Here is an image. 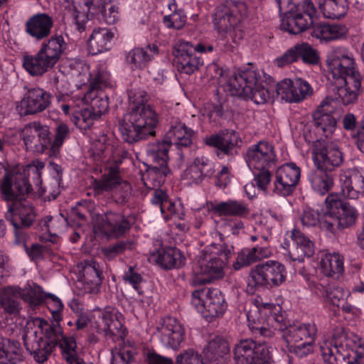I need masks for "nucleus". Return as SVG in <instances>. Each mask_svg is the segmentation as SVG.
Wrapping results in <instances>:
<instances>
[{
	"label": "nucleus",
	"mask_w": 364,
	"mask_h": 364,
	"mask_svg": "<svg viewBox=\"0 0 364 364\" xmlns=\"http://www.w3.org/2000/svg\"><path fill=\"white\" fill-rule=\"evenodd\" d=\"M43 168V162L34 161L21 173H15L11 177L6 175L1 184V193L9 202L5 218L14 228L16 242L18 244L25 242L26 233L23 228L30 227L36 218L33 207L25 198L32 190L29 178L32 176L33 183L36 186H40L42 183L40 170Z\"/></svg>",
	"instance_id": "1"
},
{
	"label": "nucleus",
	"mask_w": 364,
	"mask_h": 364,
	"mask_svg": "<svg viewBox=\"0 0 364 364\" xmlns=\"http://www.w3.org/2000/svg\"><path fill=\"white\" fill-rule=\"evenodd\" d=\"M129 111L119 122L122 139L129 144L155 135L159 117L152 107L146 104L147 95L140 89L128 92Z\"/></svg>",
	"instance_id": "2"
},
{
	"label": "nucleus",
	"mask_w": 364,
	"mask_h": 364,
	"mask_svg": "<svg viewBox=\"0 0 364 364\" xmlns=\"http://www.w3.org/2000/svg\"><path fill=\"white\" fill-rule=\"evenodd\" d=\"M261 80L259 73L251 68L238 71L230 77L224 89L230 95H237L251 99L255 104L263 105L274 96L276 85L274 80L264 75Z\"/></svg>",
	"instance_id": "3"
},
{
	"label": "nucleus",
	"mask_w": 364,
	"mask_h": 364,
	"mask_svg": "<svg viewBox=\"0 0 364 364\" xmlns=\"http://www.w3.org/2000/svg\"><path fill=\"white\" fill-rule=\"evenodd\" d=\"M234 254V247L226 243H212L198 255V271L193 282L196 284L210 283L224 277L226 262Z\"/></svg>",
	"instance_id": "4"
},
{
	"label": "nucleus",
	"mask_w": 364,
	"mask_h": 364,
	"mask_svg": "<svg viewBox=\"0 0 364 364\" xmlns=\"http://www.w3.org/2000/svg\"><path fill=\"white\" fill-rule=\"evenodd\" d=\"M65 11L74 21L79 32L85 29L87 21L95 16L107 24H113L118 20V8L106 6L111 0H65Z\"/></svg>",
	"instance_id": "5"
},
{
	"label": "nucleus",
	"mask_w": 364,
	"mask_h": 364,
	"mask_svg": "<svg viewBox=\"0 0 364 364\" xmlns=\"http://www.w3.org/2000/svg\"><path fill=\"white\" fill-rule=\"evenodd\" d=\"M66 48L63 37L53 35L36 54L23 57V68L32 76H41L54 67Z\"/></svg>",
	"instance_id": "6"
},
{
	"label": "nucleus",
	"mask_w": 364,
	"mask_h": 364,
	"mask_svg": "<svg viewBox=\"0 0 364 364\" xmlns=\"http://www.w3.org/2000/svg\"><path fill=\"white\" fill-rule=\"evenodd\" d=\"M247 14V6L245 3L226 1L215 10L213 17L214 27L220 33H229L233 43H237L243 38L241 23Z\"/></svg>",
	"instance_id": "7"
},
{
	"label": "nucleus",
	"mask_w": 364,
	"mask_h": 364,
	"mask_svg": "<svg viewBox=\"0 0 364 364\" xmlns=\"http://www.w3.org/2000/svg\"><path fill=\"white\" fill-rule=\"evenodd\" d=\"M287 271L284 264L268 260L257 264L252 268L247 277V291L254 294L257 289H272L282 285L286 280Z\"/></svg>",
	"instance_id": "8"
},
{
	"label": "nucleus",
	"mask_w": 364,
	"mask_h": 364,
	"mask_svg": "<svg viewBox=\"0 0 364 364\" xmlns=\"http://www.w3.org/2000/svg\"><path fill=\"white\" fill-rule=\"evenodd\" d=\"M321 356L326 364H343V358L351 351H364V341L353 332L338 329L333 335V346L325 342L320 346Z\"/></svg>",
	"instance_id": "9"
},
{
	"label": "nucleus",
	"mask_w": 364,
	"mask_h": 364,
	"mask_svg": "<svg viewBox=\"0 0 364 364\" xmlns=\"http://www.w3.org/2000/svg\"><path fill=\"white\" fill-rule=\"evenodd\" d=\"M121 163V159H117L113 157L107 164L106 172L101 179L95 181L93 188L96 195L114 190L115 201L119 204H124L129 200L132 188L131 184L122 180L119 176V165Z\"/></svg>",
	"instance_id": "10"
},
{
	"label": "nucleus",
	"mask_w": 364,
	"mask_h": 364,
	"mask_svg": "<svg viewBox=\"0 0 364 364\" xmlns=\"http://www.w3.org/2000/svg\"><path fill=\"white\" fill-rule=\"evenodd\" d=\"M326 63L334 81L362 78L353 54L344 47L333 48L328 53Z\"/></svg>",
	"instance_id": "11"
},
{
	"label": "nucleus",
	"mask_w": 364,
	"mask_h": 364,
	"mask_svg": "<svg viewBox=\"0 0 364 364\" xmlns=\"http://www.w3.org/2000/svg\"><path fill=\"white\" fill-rule=\"evenodd\" d=\"M233 353L237 364H269V347L265 342L242 338L235 344Z\"/></svg>",
	"instance_id": "12"
},
{
	"label": "nucleus",
	"mask_w": 364,
	"mask_h": 364,
	"mask_svg": "<svg viewBox=\"0 0 364 364\" xmlns=\"http://www.w3.org/2000/svg\"><path fill=\"white\" fill-rule=\"evenodd\" d=\"M21 136L27 151L53 155L51 132L48 126L39 121L29 122L22 129Z\"/></svg>",
	"instance_id": "13"
},
{
	"label": "nucleus",
	"mask_w": 364,
	"mask_h": 364,
	"mask_svg": "<svg viewBox=\"0 0 364 364\" xmlns=\"http://www.w3.org/2000/svg\"><path fill=\"white\" fill-rule=\"evenodd\" d=\"M25 92L16 104V110L21 117L38 114L51 104L50 94L39 87L24 86Z\"/></svg>",
	"instance_id": "14"
},
{
	"label": "nucleus",
	"mask_w": 364,
	"mask_h": 364,
	"mask_svg": "<svg viewBox=\"0 0 364 364\" xmlns=\"http://www.w3.org/2000/svg\"><path fill=\"white\" fill-rule=\"evenodd\" d=\"M245 160L250 169H274L278 163L274 145L266 140L250 145L247 149Z\"/></svg>",
	"instance_id": "15"
},
{
	"label": "nucleus",
	"mask_w": 364,
	"mask_h": 364,
	"mask_svg": "<svg viewBox=\"0 0 364 364\" xmlns=\"http://www.w3.org/2000/svg\"><path fill=\"white\" fill-rule=\"evenodd\" d=\"M289 10L279 11L282 14L280 27L291 34H299L311 27L317 13L315 7Z\"/></svg>",
	"instance_id": "16"
},
{
	"label": "nucleus",
	"mask_w": 364,
	"mask_h": 364,
	"mask_svg": "<svg viewBox=\"0 0 364 364\" xmlns=\"http://www.w3.org/2000/svg\"><path fill=\"white\" fill-rule=\"evenodd\" d=\"M283 321L277 322L274 326L275 330L281 332V336L287 345L301 341H315L317 328L315 324L306 323H294L291 324L282 314Z\"/></svg>",
	"instance_id": "17"
},
{
	"label": "nucleus",
	"mask_w": 364,
	"mask_h": 364,
	"mask_svg": "<svg viewBox=\"0 0 364 364\" xmlns=\"http://www.w3.org/2000/svg\"><path fill=\"white\" fill-rule=\"evenodd\" d=\"M171 145L164 138L162 141L149 144L146 148V156L153 163L149 174L158 178V185L164 183L170 170L167 166L168 151Z\"/></svg>",
	"instance_id": "18"
},
{
	"label": "nucleus",
	"mask_w": 364,
	"mask_h": 364,
	"mask_svg": "<svg viewBox=\"0 0 364 364\" xmlns=\"http://www.w3.org/2000/svg\"><path fill=\"white\" fill-rule=\"evenodd\" d=\"M173 63L181 73L191 75L203 65L200 55H194V47L189 41L179 40L173 49Z\"/></svg>",
	"instance_id": "19"
},
{
	"label": "nucleus",
	"mask_w": 364,
	"mask_h": 364,
	"mask_svg": "<svg viewBox=\"0 0 364 364\" xmlns=\"http://www.w3.org/2000/svg\"><path fill=\"white\" fill-rule=\"evenodd\" d=\"M269 235L256 234L251 235L250 239L252 242H256L259 239L263 240L262 245H256L252 248L242 250L237 253L235 262L232 264L235 270L238 271L242 268L270 257L272 250L269 245Z\"/></svg>",
	"instance_id": "20"
},
{
	"label": "nucleus",
	"mask_w": 364,
	"mask_h": 364,
	"mask_svg": "<svg viewBox=\"0 0 364 364\" xmlns=\"http://www.w3.org/2000/svg\"><path fill=\"white\" fill-rule=\"evenodd\" d=\"M281 247L285 251L284 254L288 255L291 260L299 262L314 254L313 242L303 232L296 229L291 231L290 239H284Z\"/></svg>",
	"instance_id": "21"
},
{
	"label": "nucleus",
	"mask_w": 364,
	"mask_h": 364,
	"mask_svg": "<svg viewBox=\"0 0 364 364\" xmlns=\"http://www.w3.org/2000/svg\"><path fill=\"white\" fill-rule=\"evenodd\" d=\"M300 168L293 162L277 168L275 172L273 193L283 197L291 196L300 180Z\"/></svg>",
	"instance_id": "22"
},
{
	"label": "nucleus",
	"mask_w": 364,
	"mask_h": 364,
	"mask_svg": "<svg viewBox=\"0 0 364 364\" xmlns=\"http://www.w3.org/2000/svg\"><path fill=\"white\" fill-rule=\"evenodd\" d=\"M155 334L164 346L178 350L184 340L185 329L177 318L167 316L158 323Z\"/></svg>",
	"instance_id": "23"
},
{
	"label": "nucleus",
	"mask_w": 364,
	"mask_h": 364,
	"mask_svg": "<svg viewBox=\"0 0 364 364\" xmlns=\"http://www.w3.org/2000/svg\"><path fill=\"white\" fill-rule=\"evenodd\" d=\"M277 97L287 102H300L312 93L310 85L305 80L296 79L292 81L284 79L276 85Z\"/></svg>",
	"instance_id": "24"
},
{
	"label": "nucleus",
	"mask_w": 364,
	"mask_h": 364,
	"mask_svg": "<svg viewBox=\"0 0 364 364\" xmlns=\"http://www.w3.org/2000/svg\"><path fill=\"white\" fill-rule=\"evenodd\" d=\"M334 103L333 99L326 97L312 114L316 132L325 137L331 136L336 129V120L332 115L336 109Z\"/></svg>",
	"instance_id": "25"
},
{
	"label": "nucleus",
	"mask_w": 364,
	"mask_h": 364,
	"mask_svg": "<svg viewBox=\"0 0 364 364\" xmlns=\"http://www.w3.org/2000/svg\"><path fill=\"white\" fill-rule=\"evenodd\" d=\"M97 331L106 337L112 336L122 338L126 336V330L116 309L106 307L99 314L96 321Z\"/></svg>",
	"instance_id": "26"
},
{
	"label": "nucleus",
	"mask_w": 364,
	"mask_h": 364,
	"mask_svg": "<svg viewBox=\"0 0 364 364\" xmlns=\"http://www.w3.org/2000/svg\"><path fill=\"white\" fill-rule=\"evenodd\" d=\"M22 338L26 349L36 362L43 363L48 360L53 348L41 335H38V330H33V328L31 327V331H29V327H28Z\"/></svg>",
	"instance_id": "27"
},
{
	"label": "nucleus",
	"mask_w": 364,
	"mask_h": 364,
	"mask_svg": "<svg viewBox=\"0 0 364 364\" xmlns=\"http://www.w3.org/2000/svg\"><path fill=\"white\" fill-rule=\"evenodd\" d=\"M53 24L52 16L47 13L38 12L26 20L24 31L33 40L41 41L50 35Z\"/></svg>",
	"instance_id": "28"
},
{
	"label": "nucleus",
	"mask_w": 364,
	"mask_h": 364,
	"mask_svg": "<svg viewBox=\"0 0 364 364\" xmlns=\"http://www.w3.org/2000/svg\"><path fill=\"white\" fill-rule=\"evenodd\" d=\"M313 161L318 168L327 171L333 170L343 162V154L339 149L332 144L315 145L313 149Z\"/></svg>",
	"instance_id": "29"
},
{
	"label": "nucleus",
	"mask_w": 364,
	"mask_h": 364,
	"mask_svg": "<svg viewBox=\"0 0 364 364\" xmlns=\"http://www.w3.org/2000/svg\"><path fill=\"white\" fill-rule=\"evenodd\" d=\"M341 191L349 199L364 196V176L357 168L342 170L339 174Z\"/></svg>",
	"instance_id": "30"
},
{
	"label": "nucleus",
	"mask_w": 364,
	"mask_h": 364,
	"mask_svg": "<svg viewBox=\"0 0 364 364\" xmlns=\"http://www.w3.org/2000/svg\"><path fill=\"white\" fill-rule=\"evenodd\" d=\"M195 132L188 127L178 118L173 117L169 122V128L165 134V139L171 145L178 149L189 147L195 137Z\"/></svg>",
	"instance_id": "31"
},
{
	"label": "nucleus",
	"mask_w": 364,
	"mask_h": 364,
	"mask_svg": "<svg viewBox=\"0 0 364 364\" xmlns=\"http://www.w3.org/2000/svg\"><path fill=\"white\" fill-rule=\"evenodd\" d=\"M208 210L219 217H233L245 218L250 210L247 203L240 200L228 199L225 201L209 202Z\"/></svg>",
	"instance_id": "32"
},
{
	"label": "nucleus",
	"mask_w": 364,
	"mask_h": 364,
	"mask_svg": "<svg viewBox=\"0 0 364 364\" xmlns=\"http://www.w3.org/2000/svg\"><path fill=\"white\" fill-rule=\"evenodd\" d=\"M215 172V164L209 158L198 156L184 171L183 178L190 183L199 184L204 179L212 178Z\"/></svg>",
	"instance_id": "33"
},
{
	"label": "nucleus",
	"mask_w": 364,
	"mask_h": 364,
	"mask_svg": "<svg viewBox=\"0 0 364 364\" xmlns=\"http://www.w3.org/2000/svg\"><path fill=\"white\" fill-rule=\"evenodd\" d=\"M335 94L343 105H348L355 103L363 90V77L358 79L349 78L345 81H334Z\"/></svg>",
	"instance_id": "34"
},
{
	"label": "nucleus",
	"mask_w": 364,
	"mask_h": 364,
	"mask_svg": "<svg viewBox=\"0 0 364 364\" xmlns=\"http://www.w3.org/2000/svg\"><path fill=\"white\" fill-rule=\"evenodd\" d=\"M102 227L109 235L119 237L128 231L132 223L125 215L112 211H109L102 215Z\"/></svg>",
	"instance_id": "35"
},
{
	"label": "nucleus",
	"mask_w": 364,
	"mask_h": 364,
	"mask_svg": "<svg viewBox=\"0 0 364 364\" xmlns=\"http://www.w3.org/2000/svg\"><path fill=\"white\" fill-rule=\"evenodd\" d=\"M115 32L108 28H95L91 33L89 41V51L92 55H97L109 50L113 46Z\"/></svg>",
	"instance_id": "36"
},
{
	"label": "nucleus",
	"mask_w": 364,
	"mask_h": 364,
	"mask_svg": "<svg viewBox=\"0 0 364 364\" xmlns=\"http://www.w3.org/2000/svg\"><path fill=\"white\" fill-rule=\"evenodd\" d=\"M21 288L18 286H8L0 291V306L4 312L10 316L20 314L21 305Z\"/></svg>",
	"instance_id": "37"
},
{
	"label": "nucleus",
	"mask_w": 364,
	"mask_h": 364,
	"mask_svg": "<svg viewBox=\"0 0 364 364\" xmlns=\"http://www.w3.org/2000/svg\"><path fill=\"white\" fill-rule=\"evenodd\" d=\"M311 28V36L325 41L339 39L348 32L347 28L343 24L316 22V15Z\"/></svg>",
	"instance_id": "38"
},
{
	"label": "nucleus",
	"mask_w": 364,
	"mask_h": 364,
	"mask_svg": "<svg viewBox=\"0 0 364 364\" xmlns=\"http://www.w3.org/2000/svg\"><path fill=\"white\" fill-rule=\"evenodd\" d=\"M325 203L326 210L321 218L319 227L327 235H334L338 230H343L335 214L338 205L341 206V203L335 199V196H327L325 199Z\"/></svg>",
	"instance_id": "39"
},
{
	"label": "nucleus",
	"mask_w": 364,
	"mask_h": 364,
	"mask_svg": "<svg viewBox=\"0 0 364 364\" xmlns=\"http://www.w3.org/2000/svg\"><path fill=\"white\" fill-rule=\"evenodd\" d=\"M204 302V316L210 318L223 315L228 306L224 295L218 289H207Z\"/></svg>",
	"instance_id": "40"
},
{
	"label": "nucleus",
	"mask_w": 364,
	"mask_h": 364,
	"mask_svg": "<svg viewBox=\"0 0 364 364\" xmlns=\"http://www.w3.org/2000/svg\"><path fill=\"white\" fill-rule=\"evenodd\" d=\"M33 330H38V335H41L50 346L55 348L65 336L59 323L50 324L44 319L37 318L33 321Z\"/></svg>",
	"instance_id": "41"
},
{
	"label": "nucleus",
	"mask_w": 364,
	"mask_h": 364,
	"mask_svg": "<svg viewBox=\"0 0 364 364\" xmlns=\"http://www.w3.org/2000/svg\"><path fill=\"white\" fill-rule=\"evenodd\" d=\"M240 137L235 131L225 134H214L205 138V144L219 149L225 154H229L239 142Z\"/></svg>",
	"instance_id": "42"
},
{
	"label": "nucleus",
	"mask_w": 364,
	"mask_h": 364,
	"mask_svg": "<svg viewBox=\"0 0 364 364\" xmlns=\"http://www.w3.org/2000/svg\"><path fill=\"white\" fill-rule=\"evenodd\" d=\"M23 358V350L18 341L4 337L0 338V364L21 362Z\"/></svg>",
	"instance_id": "43"
},
{
	"label": "nucleus",
	"mask_w": 364,
	"mask_h": 364,
	"mask_svg": "<svg viewBox=\"0 0 364 364\" xmlns=\"http://www.w3.org/2000/svg\"><path fill=\"white\" fill-rule=\"evenodd\" d=\"M251 303L257 308V312L259 316L267 317V325H272L273 327L277 322H282V306L274 303L263 302L260 296H256L251 299Z\"/></svg>",
	"instance_id": "44"
},
{
	"label": "nucleus",
	"mask_w": 364,
	"mask_h": 364,
	"mask_svg": "<svg viewBox=\"0 0 364 364\" xmlns=\"http://www.w3.org/2000/svg\"><path fill=\"white\" fill-rule=\"evenodd\" d=\"M156 46H149L146 48H135L126 54V62L132 70L142 69L151 60V53H156Z\"/></svg>",
	"instance_id": "45"
},
{
	"label": "nucleus",
	"mask_w": 364,
	"mask_h": 364,
	"mask_svg": "<svg viewBox=\"0 0 364 364\" xmlns=\"http://www.w3.org/2000/svg\"><path fill=\"white\" fill-rule=\"evenodd\" d=\"M156 262L166 269L180 268L186 263V258L176 247H168L159 251Z\"/></svg>",
	"instance_id": "46"
},
{
	"label": "nucleus",
	"mask_w": 364,
	"mask_h": 364,
	"mask_svg": "<svg viewBox=\"0 0 364 364\" xmlns=\"http://www.w3.org/2000/svg\"><path fill=\"white\" fill-rule=\"evenodd\" d=\"M328 196H335V199L341 203V206L338 205L335 214L341 228L343 230L354 225L358 216L357 210L348 203L343 201L341 196L338 193H331Z\"/></svg>",
	"instance_id": "47"
},
{
	"label": "nucleus",
	"mask_w": 364,
	"mask_h": 364,
	"mask_svg": "<svg viewBox=\"0 0 364 364\" xmlns=\"http://www.w3.org/2000/svg\"><path fill=\"white\" fill-rule=\"evenodd\" d=\"M320 269L326 277H338L344 269L343 257L338 253H324L320 260Z\"/></svg>",
	"instance_id": "48"
},
{
	"label": "nucleus",
	"mask_w": 364,
	"mask_h": 364,
	"mask_svg": "<svg viewBox=\"0 0 364 364\" xmlns=\"http://www.w3.org/2000/svg\"><path fill=\"white\" fill-rule=\"evenodd\" d=\"M308 178L312 189L321 195L328 193L333 186L332 175L321 168L311 171Z\"/></svg>",
	"instance_id": "49"
},
{
	"label": "nucleus",
	"mask_w": 364,
	"mask_h": 364,
	"mask_svg": "<svg viewBox=\"0 0 364 364\" xmlns=\"http://www.w3.org/2000/svg\"><path fill=\"white\" fill-rule=\"evenodd\" d=\"M90 137L92 141L90 151L93 155L102 158L105 156V154L112 151L113 146L110 144L109 139L104 132L94 127L90 134Z\"/></svg>",
	"instance_id": "50"
},
{
	"label": "nucleus",
	"mask_w": 364,
	"mask_h": 364,
	"mask_svg": "<svg viewBox=\"0 0 364 364\" xmlns=\"http://www.w3.org/2000/svg\"><path fill=\"white\" fill-rule=\"evenodd\" d=\"M46 294L42 287L36 283H28L21 288V299L32 310L38 308L44 302Z\"/></svg>",
	"instance_id": "51"
},
{
	"label": "nucleus",
	"mask_w": 364,
	"mask_h": 364,
	"mask_svg": "<svg viewBox=\"0 0 364 364\" xmlns=\"http://www.w3.org/2000/svg\"><path fill=\"white\" fill-rule=\"evenodd\" d=\"M228 353V343L220 338L210 341L204 350L205 358L210 361H217L218 364L224 363V356Z\"/></svg>",
	"instance_id": "52"
},
{
	"label": "nucleus",
	"mask_w": 364,
	"mask_h": 364,
	"mask_svg": "<svg viewBox=\"0 0 364 364\" xmlns=\"http://www.w3.org/2000/svg\"><path fill=\"white\" fill-rule=\"evenodd\" d=\"M65 364H80L82 358L77 352V343L73 336H64L58 343Z\"/></svg>",
	"instance_id": "53"
},
{
	"label": "nucleus",
	"mask_w": 364,
	"mask_h": 364,
	"mask_svg": "<svg viewBox=\"0 0 364 364\" xmlns=\"http://www.w3.org/2000/svg\"><path fill=\"white\" fill-rule=\"evenodd\" d=\"M318 6L324 16L328 18H341L347 11L344 0H319Z\"/></svg>",
	"instance_id": "54"
},
{
	"label": "nucleus",
	"mask_w": 364,
	"mask_h": 364,
	"mask_svg": "<svg viewBox=\"0 0 364 364\" xmlns=\"http://www.w3.org/2000/svg\"><path fill=\"white\" fill-rule=\"evenodd\" d=\"M79 276L102 284L103 275L100 264L94 259L82 262L78 266Z\"/></svg>",
	"instance_id": "55"
},
{
	"label": "nucleus",
	"mask_w": 364,
	"mask_h": 364,
	"mask_svg": "<svg viewBox=\"0 0 364 364\" xmlns=\"http://www.w3.org/2000/svg\"><path fill=\"white\" fill-rule=\"evenodd\" d=\"M135 248V242L132 240H119L115 243L109 244L102 247V254L107 260H112L117 256L124 254L127 251L132 250Z\"/></svg>",
	"instance_id": "56"
},
{
	"label": "nucleus",
	"mask_w": 364,
	"mask_h": 364,
	"mask_svg": "<svg viewBox=\"0 0 364 364\" xmlns=\"http://www.w3.org/2000/svg\"><path fill=\"white\" fill-rule=\"evenodd\" d=\"M97 119H99L96 117L93 112L88 108L80 112H75L71 117V121L75 126L85 131L90 129L94 124V122Z\"/></svg>",
	"instance_id": "57"
},
{
	"label": "nucleus",
	"mask_w": 364,
	"mask_h": 364,
	"mask_svg": "<svg viewBox=\"0 0 364 364\" xmlns=\"http://www.w3.org/2000/svg\"><path fill=\"white\" fill-rule=\"evenodd\" d=\"M247 318L249 328L252 331H257L264 337H272L273 336V331L267 327V318L262 316L256 319L252 315V311L247 314ZM270 326L274 328L272 325Z\"/></svg>",
	"instance_id": "58"
},
{
	"label": "nucleus",
	"mask_w": 364,
	"mask_h": 364,
	"mask_svg": "<svg viewBox=\"0 0 364 364\" xmlns=\"http://www.w3.org/2000/svg\"><path fill=\"white\" fill-rule=\"evenodd\" d=\"M298 55L305 64L315 65L320 62L318 51L306 43L297 44Z\"/></svg>",
	"instance_id": "59"
},
{
	"label": "nucleus",
	"mask_w": 364,
	"mask_h": 364,
	"mask_svg": "<svg viewBox=\"0 0 364 364\" xmlns=\"http://www.w3.org/2000/svg\"><path fill=\"white\" fill-rule=\"evenodd\" d=\"M134 359V350L130 346L115 347L112 350L111 364H130Z\"/></svg>",
	"instance_id": "60"
},
{
	"label": "nucleus",
	"mask_w": 364,
	"mask_h": 364,
	"mask_svg": "<svg viewBox=\"0 0 364 364\" xmlns=\"http://www.w3.org/2000/svg\"><path fill=\"white\" fill-rule=\"evenodd\" d=\"M45 224L51 235L57 236L64 232L68 225L67 219L60 214L57 217H46Z\"/></svg>",
	"instance_id": "61"
},
{
	"label": "nucleus",
	"mask_w": 364,
	"mask_h": 364,
	"mask_svg": "<svg viewBox=\"0 0 364 364\" xmlns=\"http://www.w3.org/2000/svg\"><path fill=\"white\" fill-rule=\"evenodd\" d=\"M70 129L65 123H60L55 128L54 140L51 141V151L55 155L59 148L66 139L69 137Z\"/></svg>",
	"instance_id": "62"
},
{
	"label": "nucleus",
	"mask_w": 364,
	"mask_h": 364,
	"mask_svg": "<svg viewBox=\"0 0 364 364\" xmlns=\"http://www.w3.org/2000/svg\"><path fill=\"white\" fill-rule=\"evenodd\" d=\"M160 211L166 220L172 218L179 220L184 219L185 214L181 205H176L170 199H168L167 201H165V204Z\"/></svg>",
	"instance_id": "63"
},
{
	"label": "nucleus",
	"mask_w": 364,
	"mask_h": 364,
	"mask_svg": "<svg viewBox=\"0 0 364 364\" xmlns=\"http://www.w3.org/2000/svg\"><path fill=\"white\" fill-rule=\"evenodd\" d=\"M90 106V110L92 111L96 117L100 119L108 110L109 99L104 94L96 95L91 100Z\"/></svg>",
	"instance_id": "64"
}]
</instances>
